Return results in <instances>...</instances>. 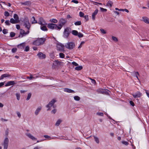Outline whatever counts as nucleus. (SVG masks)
I'll return each mask as SVG.
<instances>
[{
	"mask_svg": "<svg viewBox=\"0 0 149 149\" xmlns=\"http://www.w3.org/2000/svg\"><path fill=\"white\" fill-rule=\"evenodd\" d=\"M5 23L7 25L9 26L10 24V21L8 20H6L5 21Z\"/></svg>",
	"mask_w": 149,
	"mask_h": 149,
	"instance_id": "603ef678",
	"label": "nucleus"
},
{
	"mask_svg": "<svg viewBox=\"0 0 149 149\" xmlns=\"http://www.w3.org/2000/svg\"><path fill=\"white\" fill-rule=\"evenodd\" d=\"M112 40L115 42H117L118 41V39L117 38L113 36L112 37Z\"/></svg>",
	"mask_w": 149,
	"mask_h": 149,
	"instance_id": "e433bc0d",
	"label": "nucleus"
},
{
	"mask_svg": "<svg viewBox=\"0 0 149 149\" xmlns=\"http://www.w3.org/2000/svg\"><path fill=\"white\" fill-rule=\"evenodd\" d=\"M56 111V109H54L51 111V113L53 114H55Z\"/></svg>",
	"mask_w": 149,
	"mask_h": 149,
	"instance_id": "0e129e2a",
	"label": "nucleus"
},
{
	"mask_svg": "<svg viewBox=\"0 0 149 149\" xmlns=\"http://www.w3.org/2000/svg\"><path fill=\"white\" fill-rule=\"evenodd\" d=\"M26 44L25 42L22 43L18 45L17 47V48L19 49H23L26 47Z\"/></svg>",
	"mask_w": 149,
	"mask_h": 149,
	"instance_id": "9d476101",
	"label": "nucleus"
},
{
	"mask_svg": "<svg viewBox=\"0 0 149 149\" xmlns=\"http://www.w3.org/2000/svg\"><path fill=\"white\" fill-rule=\"evenodd\" d=\"M54 63L55 64L57 65H60L61 62L58 60H56L54 61Z\"/></svg>",
	"mask_w": 149,
	"mask_h": 149,
	"instance_id": "a19ab883",
	"label": "nucleus"
},
{
	"mask_svg": "<svg viewBox=\"0 0 149 149\" xmlns=\"http://www.w3.org/2000/svg\"><path fill=\"white\" fill-rule=\"evenodd\" d=\"M130 104L132 106H134V102L132 101H130Z\"/></svg>",
	"mask_w": 149,
	"mask_h": 149,
	"instance_id": "052dcab7",
	"label": "nucleus"
},
{
	"mask_svg": "<svg viewBox=\"0 0 149 149\" xmlns=\"http://www.w3.org/2000/svg\"><path fill=\"white\" fill-rule=\"evenodd\" d=\"M37 56L40 59H42L45 58L46 57V55L45 54H43L42 52H39V53L38 54Z\"/></svg>",
	"mask_w": 149,
	"mask_h": 149,
	"instance_id": "4468645a",
	"label": "nucleus"
},
{
	"mask_svg": "<svg viewBox=\"0 0 149 149\" xmlns=\"http://www.w3.org/2000/svg\"><path fill=\"white\" fill-rule=\"evenodd\" d=\"M10 22L11 23L13 24L18 23V22L16 21V20L14 19L13 18L10 19Z\"/></svg>",
	"mask_w": 149,
	"mask_h": 149,
	"instance_id": "bb28decb",
	"label": "nucleus"
},
{
	"mask_svg": "<svg viewBox=\"0 0 149 149\" xmlns=\"http://www.w3.org/2000/svg\"><path fill=\"white\" fill-rule=\"evenodd\" d=\"M90 79L92 80V82L93 84H95L96 83V81L94 79H92L91 78H90Z\"/></svg>",
	"mask_w": 149,
	"mask_h": 149,
	"instance_id": "69168bd1",
	"label": "nucleus"
},
{
	"mask_svg": "<svg viewBox=\"0 0 149 149\" xmlns=\"http://www.w3.org/2000/svg\"><path fill=\"white\" fill-rule=\"evenodd\" d=\"M15 35V33L13 32H11L10 33V36L11 37H14Z\"/></svg>",
	"mask_w": 149,
	"mask_h": 149,
	"instance_id": "de8ad7c7",
	"label": "nucleus"
},
{
	"mask_svg": "<svg viewBox=\"0 0 149 149\" xmlns=\"http://www.w3.org/2000/svg\"><path fill=\"white\" fill-rule=\"evenodd\" d=\"M142 20L146 23L149 24V19L147 17H142Z\"/></svg>",
	"mask_w": 149,
	"mask_h": 149,
	"instance_id": "aec40b11",
	"label": "nucleus"
},
{
	"mask_svg": "<svg viewBox=\"0 0 149 149\" xmlns=\"http://www.w3.org/2000/svg\"><path fill=\"white\" fill-rule=\"evenodd\" d=\"M26 134L28 137L33 140H37V139L35 137L30 133H26Z\"/></svg>",
	"mask_w": 149,
	"mask_h": 149,
	"instance_id": "f3484780",
	"label": "nucleus"
},
{
	"mask_svg": "<svg viewBox=\"0 0 149 149\" xmlns=\"http://www.w3.org/2000/svg\"><path fill=\"white\" fill-rule=\"evenodd\" d=\"M71 29L70 28L67 27L65 29L63 32V36L64 38H68L71 33Z\"/></svg>",
	"mask_w": 149,
	"mask_h": 149,
	"instance_id": "7ed1b4c3",
	"label": "nucleus"
},
{
	"mask_svg": "<svg viewBox=\"0 0 149 149\" xmlns=\"http://www.w3.org/2000/svg\"><path fill=\"white\" fill-rule=\"evenodd\" d=\"M50 21L51 22H53L54 23H56L58 22L57 20H56V19H51L50 20Z\"/></svg>",
	"mask_w": 149,
	"mask_h": 149,
	"instance_id": "2f4dec72",
	"label": "nucleus"
},
{
	"mask_svg": "<svg viewBox=\"0 0 149 149\" xmlns=\"http://www.w3.org/2000/svg\"><path fill=\"white\" fill-rule=\"evenodd\" d=\"M67 22V21L66 19L61 18L59 20L58 22V26H61V27H62L63 26L66 24Z\"/></svg>",
	"mask_w": 149,
	"mask_h": 149,
	"instance_id": "39448f33",
	"label": "nucleus"
},
{
	"mask_svg": "<svg viewBox=\"0 0 149 149\" xmlns=\"http://www.w3.org/2000/svg\"><path fill=\"white\" fill-rule=\"evenodd\" d=\"M29 33V31H28L26 32H25L24 30L22 29H21L20 33L21 35V37H22L23 36H25L26 35L28 34Z\"/></svg>",
	"mask_w": 149,
	"mask_h": 149,
	"instance_id": "f8f14e48",
	"label": "nucleus"
},
{
	"mask_svg": "<svg viewBox=\"0 0 149 149\" xmlns=\"http://www.w3.org/2000/svg\"><path fill=\"white\" fill-rule=\"evenodd\" d=\"M45 25H43V26H41L40 27L41 29L43 31H46L47 30V28Z\"/></svg>",
	"mask_w": 149,
	"mask_h": 149,
	"instance_id": "cd10ccee",
	"label": "nucleus"
},
{
	"mask_svg": "<svg viewBox=\"0 0 149 149\" xmlns=\"http://www.w3.org/2000/svg\"><path fill=\"white\" fill-rule=\"evenodd\" d=\"M41 109V107H40L37 108V109H36V110L35 112V114L37 116L38 114L40 112V111Z\"/></svg>",
	"mask_w": 149,
	"mask_h": 149,
	"instance_id": "412c9836",
	"label": "nucleus"
},
{
	"mask_svg": "<svg viewBox=\"0 0 149 149\" xmlns=\"http://www.w3.org/2000/svg\"><path fill=\"white\" fill-rule=\"evenodd\" d=\"M71 2L74 3H79L78 1L75 0H72V1Z\"/></svg>",
	"mask_w": 149,
	"mask_h": 149,
	"instance_id": "e2e57ef3",
	"label": "nucleus"
},
{
	"mask_svg": "<svg viewBox=\"0 0 149 149\" xmlns=\"http://www.w3.org/2000/svg\"><path fill=\"white\" fill-rule=\"evenodd\" d=\"M94 137L95 141L97 143H99V141L98 138L95 136H94Z\"/></svg>",
	"mask_w": 149,
	"mask_h": 149,
	"instance_id": "c9c22d12",
	"label": "nucleus"
},
{
	"mask_svg": "<svg viewBox=\"0 0 149 149\" xmlns=\"http://www.w3.org/2000/svg\"><path fill=\"white\" fill-rule=\"evenodd\" d=\"M29 46H27L25 47V49L24 51L26 52H28L29 50Z\"/></svg>",
	"mask_w": 149,
	"mask_h": 149,
	"instance_id": "8fccbe9b",
	"label": "nucleus"
},
{
	"mask_svg": "<svg viewBox=\"0 0 149 149\" xmlns=\"http://www.w3.org/2000/svg\"><path fill=\"white\" fill-rule=\"evenodd\" d=\"M17 116L19 118H20L21 116V114L19 112H17Z\"/></svg>",
	"mask_w": 149,
	"mask_h": 149,
	"instance_id": "338daca9",
	"label": "nucleus"
},
{
	"mask_svg": "<svg viewBox=\"0 0 149 149\" xmlns=\"http://www.w3.org/2000/svg\"><path fill=\"white\" fill-rule=\"evenodd\" d=\"M16 27L17 29H19L20 28V26L19 25L17 24L16 25Z\"/></svg>",
	"mask_w": 149,
	"mask_h": 149,
	"instance_id": "774afa93",
	"label": "nucleus"
},
{
	"mask_svg": "<svg viewBox=\"0 0 149 149\" xmlns=\"http://www.w3.org/2000/svg\"><path fill=\"white\" fill-rule=\"evenodd\" d=\"M97 91L99 93L107 94L108 93V90L107 89L100 88L97 89Z\"/></svg>",
	"mask_w": 149,
	"mask_h": 149,
	"instance_id": "0eeeda50",
	"label": "nucleus"
},
{
	"mask_svg": "<svg viewBox=\"0 0 149 149\" xmlns=\"http://www.w3.org/2000/svg\"><path fill=\"white\" fill-rule=\"evenodd\" d=\"M17 100H19L20 99V95L19 93H16L15 94Z\"/></svg>",
	"mask_w": 149,
	"mask_h": 149,
	"instance_id": "473e14b6",
	"label": "nucleus"
},
{
	"mask_svg": "<svg viewBox=\"0 0 149 149\" xmlns=\"http://www.w3.org/2000/svg\"><path fill=\"white\" fill-rule=\"evenodd\" d=\"M98 10L96 9L94 12L93 13L92 15V19L93 20H94L95 19V15L97 14L98 12Z\"/></svg>",
	"mask_w": 149,
	"mask_h": 149,
	"instance_id": "dca6fc26",
	"label": "nucleus"
},
{
	"mask_svg": "<svg viewBox=\"0 0 149 149\" xmlns=\"http://www.w3.org/2000/svg\"><path fill=\"white\" fill-rule=\"evenodd\" d=\"M72 63L73 65L75 66H77L78 65V64L75 62H72Z\"/></svg>",
	"mask_w": 149,
	"mask_h": 149,
	"instance_id": "680f3d73",
	"label": "nucleus"
},
{
	"mask_svg": "<svg viewBox=\"0 0 149 149\" xmlns=\"http://www.w3.org/2000/svg\"><path fill=\"white\" fill-rule=\"evenodd\" d=\"M84 14L82 12H80L79 13V16L81 17H84Z\"/></svg>",
	"mask_w": 149,
	"mask_h": 149,
	"instance_id": "49530a36",
	"label": "nucleus"
},
{
	"mask_svg": "<svg viewBox=\"0 0 149 149\" xmlns=\"http://www.w3.org/2000/svg\"><path fill=\"white\" fill-rule=\"evenodd\" d=\"M56 100L55 99H52L50 102L46 106V107L48 108L47 111L50 110V107L53 106L54 103L56 102Z\"/></svg>",
	"mask_w": 149,
	"mask_h": 149,
	"instance_id": "423d86ee",
	"label": "nucleus"
},
{
	"mask_svg": "<svg viewBox=\"0 0 149 149\" xmlns=\"http://www.w3.org/2000/svg\"><path fill=\"white\" fill-rule=\"evenodd\" d=\"M31 22L32 24L37 23V21L35 20V17H33L31 18Z\"/></svg>",
	"mask_w": 149,
	"mask_h": 149,
	"instance_id": "393cba45",
	"label": "nucleus"
},
{
	"mask_svg": "<svg viewBox=\"0 0 149 149\" xmlns=\"http://www.w3.org/2000/svg\"><path fill=\"white\" fill-rule=\"evenodd\" d=\"M83 68L81 66H77L75 68V69L77 70H80L82 69Z\"/></svg>",
	"mask_w": 149,
	"mask_h": 149,
	"instance_id": "7c9ffc66",
	"label": "nucleus"
},
{
	"mask_svg": "<svg viewBox=\"0 0 149 149\" xmlns=\"http://www.w3.org/2000/svg\"><path fill=\"white\" fill-rule=\"evenodd\" d=\"M134 72L135 74L136 77L137 78V79L138 80H139V79L138 78V75L139 76V72Z\"/></svg>",
	"mask_w": 149,
	"mask_h": 149,
	"instance_id": "c03bdc74",
	"label": "nucleus"
},
{
	"mask_svg": "<svg viewBox=\"0 0 149 149\" xmlns=\"http://www.w3.org/2000/svg\"><path fill=\"white\" fill-rule=\"evenodd\" d=\"M64 45L62 44H58L57 45V49L60 52L64 51Z\"/></svg>",
	"mask_w": 149,
	"mask_h": 149,
	"instance_id": "1a4fd4ad",
	"label": "nucleus"
},
{
	"mask_svg": "<svg viewBox=\"0 0 149 149\" xmlns=\"http://www.w3.org/2000/svg\"><path fill=\"white\" fill-rule=\"evenodd\" d=\"M23 26L28 30V31H29L30 29L31 25L29 22L28 19L27 17L25 18L24 20Z\"/></svg>",
	"mask_w": 149,
	"mask_h": 149,
	"instance_id": "f03ea898",
	"label": "nucleus"
},
{
	"mask_svg": "<svg viewBox=\"0 0 149 149\" xmlns=\"http://www.w3.org/2000/svg\"><path fill=\"white\" fill-rule=\"evenodd\" d=\"M17 50V49L16 48H13L12 49V52L13 53H15L16 52Z\"/></svg>",
	"mask_w": 149,
	"mask_h": 149,
	"instance_id": "6e6d98bb",
	"label": "nucleus"
},
{
	"mask_svg": "<svg viewBox=\"0 0 149 149\" xmlns=\"http://www.w3.org/2000/svg\"><path fill=\"white\" fill-rule=\"evenodd\" d=\"M122 143L123 144L126 146L128 144V143L127 141H122Z\"/></svg>",
	"mask_w": 149,
	"mask_h": 149,
	"instance_id": "4d7b16f0",
	"label": "nucleus"
},
{
	"mask_svg": "<svg viewBox=\"0 0 149 149\" xmlns=\"http://www.w3.org/2000/svg\"><path fill=\"white\" fill-rule=\"evenodd\" d=\"M74 99L75 100L79 101L80 99V98L78 96H75L74 97Z\"/></svg>",
	"mask_w": 149,
	"mask_h": 149,
	"instance_id": "72a5a7b5",
	"label": "nucleus"
},
{
	"mask_svg": "<svg viewBox=\"0 0 149 149\" xmlns=\"http://www.w3.org/2000/svg\"><path fill=\"white\" fill-rule=\"evenodd\" d=\"M85 42L84 41H82L81 42L80 44L78 47L79 49L82 46V45Z\"/></svg>",
	"mask_w": 149,
	"mask_h": 149,
	"instance_id": "a18cd8bd",
	"label": "nucleus"
},
{
	"mask_svg": "<svg viewBox=\"0 0 149 149\" xmlns=\"http://www.w3.org/2000/svg\"><path fill=\"white\" fill-rule=\"evenodd\" d=\"M132 95L134 98L140 97L142 95V94L139 91L132 94Z\"/></svg>",
	"mask_w": 149,
	"mask_h": 149,
	"instance_id": "9b49d317",
	"label": "nucleus"
},
{
	"mask_svg": "<svg viewBox=\"0 0 149 149\" xmlns=\"http://www.w3.org/2000/svg\"><path fill=\"white\" fill-rule=\"evenodd\" d=\"M64 91L69 93H74V92L73 90L68 88H65L64 89Z\"/></svg>",
	"mask_w": 149,
	"mask_h": 149,
	"instance_id": "4be33fe9",
	"label": "nucleus"
},
{
	"mask_svg": "<svg viewBox=\"0 0 149 149\" xmlns=\"http://www.w3.org/2000/svg\"><path fill=\"white\" fill-rule=\"evenodd\" d=\"M3 33L4 34H6L8 33L7 30L6 29H4L2 31Z\"/></svg>",
	"mask_w": 149,
	"mask_h": 149,
	"instance_id": "09e8293b",
	"label": "nucleus"
},
{
	"mask_svg": "<svg viewBox=\"0 0 149 149\" xmlns=\"http://www.w3.org/2000/svg\"><path fill=\"white\" fill-rule=\"evenodd\" d=\"M113 4V2L112 1H109L107 3L106 6H110L111 7H112V4Z\"/></svg>",
	"mask_w": 149,
	"mask_h": 149,
	"instance_id": "b1692460",
	"label": "nucleus"
},
{
	"mask_svg": "<svg viewBox=\"0 0 149 149\" xmlns=\"http://www.w3.org/2000/svg\"><path fill=\"white\" fill-rule=\"evenodd\" d=\"M11 76V75L10 74H5L2 75L0 77V79H2L6 77H9Z\"/></svg>",
	"mask_w": 149,
	"mask_h": 149,
	"instance_id": "6ab92c4d",
	"label": "nucleus"
},
{
	"mask_svg": "<svg viewBox=\"0 0 149 149\" xmlns=\"http://www.w3.org/2000/svg\"><path fill=\"white\" fill-rule=\"evenodd\" d=\"M75 46V45L74 42H68L65 45V47L67 49L71 50L74 49Z\"/></svg>",
	"mask_w": 149,
	"mask_h": 149,
	"instance_id": "20e7f679",
	"label": "nucleus"
},
{
	"mask_svg": "<svg viewBox=\"0 0 149 149\" xmlns=\"http://www.w3.org/2000/svg\"><path fill=\"white\" fill-rule=\"evenodd\" d=\"M48 27L51 29H55L56 27V24H48Z\"/></svg>",
	"mask_w": 149,
	"mask_h": 149,
	"instance_id": "2eb2a0df",
	"label": "nucleus"
},
{
	"mask_svg": "<svg viewBox=\"0 0 149 149\" xmlns=\"http://www.w3.org/2000/svg\"><path fill=\"white\" fill-rule=\"evenodd\" d=\"M96 114L97 115L101 116H103L104 115V114L103 113L97 112V113Z\"/></svg>",
	"mask_w": 149,
	"mask_h": 149,
	"instance_id": "3c124183",
	"label": "nucleus"
},
{
	"mask_svg": "<svg viewBox=\"0 0 149 149\" xmlns=\"http://www.w3.org/2000/svg\"><path fill=\"white\" fill-rule=\"evenodd\" d=\"M100 31L102 33L105 34L106 33V32L104 31V29H100Z\"/></svg>",
	"mask_w": 149,
	"mask_h": 149,
	"instance_id": "864d4df0",
	"label": "nucleus"
},
{
	"mask_svg": "<svg viewBox=\"0 0 149 149\" xmlns=\"http://www.w3.org/2000/svg\"><path fill=\"white\" fill-rule=\"evenodd\" d=\"M74 24L75 25H80L81 24V22L80 21H78L75 22Z\"/></svg>",
	"mask_w": 149,
	"mask_h": 149,
	"instance_id": "f704fd0d",
	"label": "nucleus"
},
{
	"mask_svg": "<svg viewBox=\"0 0 149 149\" xmlns=\"http://www.w3.org/2000/svg\"><path fill=\"white\" fill-rule=\"evenodd\" d=\"M84 17L86 20V21H88V15H85Z\"/></svg>",
	"mask_w": 149,
	"mask_h": 149,
	"instance_id": "bf43d9fd",
	"label": "nucleus"
},
{
	"mask_svg": "<svg viewBox=\"0 0 149 149\" xmlns=\"http://www.w3.org/2000/svg\"><path fill=\"white\" fill-rule=\"evenodd\" d=\"M78 33V32L76 30H72V34L73 35H74V36H77V35Z\"/></svg>",
	"mask_w": 149,
	"mask_h": 149,
	"instance_id": "c85d7f7f",
	"label": "nucleus"
},
{
	"mask_svg": "<svg viewBox=\"0 0 149 149\" xmlns=\"http://www.w3.org/2000/svg\"><path fill=\"white\" fill-rule=\"evenodd\" d=\"M38 23L41 25H46L47 24L43 19L41 17L39 18Z\"/></svg>",
	"mask_w": 149,
	"mask_h": 149,
	"instance_id": "ddd939ff",
	"label": "nucleus"
},
{
	"mask_svg": "<svg viewBox=\"0 0 149 149\" xmlns=\"http://www.w3.org/2000/svg\"><path fill=\"white\" fill-rule=\"evenodd\" d=\"M31 93H29L27 96V98H26V100H29V99L31 97Z\"/></svg>",
	"mask_w": 149,
	"mask_h": 149,
	"instance_id": "58836bf2",
	"label": "nucleus"
},
{
	"mask_svg": "<svg viewBox=\"0 0 149 149\" xmlns=\"http://www.w3.org/2000/svg\"><path fill=\"white\" fill-rule=\"evenodd\" d=\"M59 55L60 57L61 58H63L65 57L64 54L63 53H60Z\"/></svg>",
	"mask_w": 149,
	"mask_h": 149,
	"instance_id": "ea45409f",
	"label": "nucleus"
},
{
	"mask_svg": "<svg viewBox=\"0 0 149 149\" xmlns=\"http://www.w3.org/2000/svg\"><path fill=\"white\" fill-rule=\"evenodd\" d=\"M16 84L14 81H8L6 84L5 85V86L6 87L8 86H10L14 85Z\"/></svg>",
	"mask_w": 149,
	"mask_h": 149,
	"instance_id": "a211bd4d",
	"label": "nucleus"
},
{
	"mask_svg": "<svg viewBox=\"0 0 149 149\" xmlns=\"http://www.w3.org/2000/svg\"><path fill=\"white\" fill-rule=\"evenodd\" d=\"M9 13L7 11H5L4 12V15L6 17H8L9 16Z\"/></svg>",
	"mask_w": 149,
	"mask_h": 149,
	"instance_id": "37998d69",
	"label": "nucleus"
},
{
	"mask_svg": "<svg viewBox=\"0 0 149 149\" xmlns=\"http://www.w3.org/2000/svg\"><path fill=\"white\" fill-rule=\"evenodd\" d=\"M30 77H27V79H29V80H31V79H33V78H34V77H33L32 76V75L31 74H30Z\"/></svg>",
	"mask_w": 149,
	"mask_h": 149,
	"instance_id": "79ce46f5",
	"label": "nucleus"
},
{
	"mask_svg": "<svg viewBox=\"0 0 149 149\" xmlns=\"http://www.w3.org/2000/svg\"><path fill=\"white\" fill-rule=\"evenodd\" d=\"M13 17L16 20V21H17L19 23V17L17 14H14L13 16Z\"/></svg>",
	"mask_w": 149,
	"mask_h": 149,
	"instance_id": "5701e85b",
	"label": "nucleus"
},
{
	"mask_svg": "<svg viewBox=\"0 0 149 149\" xmlns=\"http://www.w3.org/2000/svg\"><path fill=\"white\" fill-rule=\"evenodd\" d=\"M79 38L82 37L84 35L80 32L78 33V35H77Z\"/></svg>",
	"mask_w": 149,
	"mask_h": 149,
	"instance_id": "4c0bfd02",
	"label": "nucleus"
},
{
	"mask_svg": "<svg viewBox=\"0 0 149 149\" xmlns=\"http://www.w3.org/2000/svg\"><path fill=\"white\" fill-rule=\"evenodd\" d=\"M46 39L45 38H38L33 42V44L37 46H39L43 44Z\"/></svg>",
	"mask_w": 149,
	"mask_h": 149,
	"instance_id": "f257e3e1",
	"label": "nucleus"
},
{
	"mask_svg": "<svg viewBox=\"0 0 149 149\" xmlns=\"http://www.w3.org/2000/svg\"><path fill=\"white\" fill-rule=\"evenodd\" d=\"M9 140L8 138H6L4 142V149H7L8 147Z\"/></svg>",
	"mask_w": 149,
	"mask_h": 149,
	"instance_id": "6e6552de",
	"label": "nucleus"
},
{
	"mask_svg": "<svg viewBox=\"0 0 149 149\" xmlns=\"http://www.w3.org/2000/svg\"><path fill=\"white\" fill-rule=\"evenodd\" d=\"M62 27H61V26H58L56 24V27L55 29L60 30L61 29Z\"/></svg>",
	"mask_w": 149,
	"mask_h": 149,
	"instance_id": "13d9d810",
	"label": "nucleus"
},
{
	"mask_svg": "<svg viewBox=\"0 0 149 149\" xmlns=\"http://www.w3.org/2000/svg\"><path fill=\"white\" fill-rule=\"evenodd\" d=\"M21 3L22 5H29L31 4V3L29 1H26L24 2H21Z\"/></svg>",
	"mask_w": 149,
	"mask_h": 149,
	"instance_id": "a878e982",
	"label": "nucleus"
},
{
	"mask_svg": "<svg viewBox=\"0 0 149 149\" xmlns=\"http://www.w3.org/2000/svg\"><path fill=\"white\" fill-rule=\"evenodd\" d=\"M62 120L60 119H58L55 123V125L56 126H58L61 122Z\"/></svg>",
	"mask_w": 149,
	"mask_h": 149,
	"instance_id": "c756f323",
	"label": "nucleus"
},
{
	"mask_svg": "<svg viewBox=\"0 0 149 149\" xmlns=\"http://www.w3.org/2000/svg\"><path fill=\"white\" fill-rule=\"evenodd\" d=\"M100 9L101 10L102 12H106L107 10V9H104V8H101V7L100 8Z\"/></svg>",
	"mask_w": 149,
	"mask_h": 149,
	"instance_id": "5fc2aeb1",
	"label": "nucleus"
}]
</instances>
